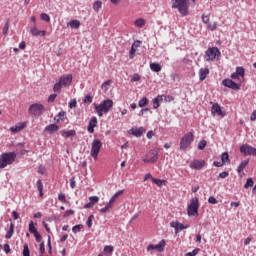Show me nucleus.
Listing matches in <instances>:
<instances>
[{"label":"nucleus","mask_w":256,"mask_h":256,"mask_svg":"<svg viewBox=\"0 0 256 256\" xmlns=\"http://www.w3.org/2000/svg\"><path fill=\"white\" fill-rule=\"evenodd\" d=\"M58 201H61V203H67V200L65 199V194H58Z\"/></svg>","instance_id":"4d7b16f0"},{"label":"nucleus","mask_w":256,"mask_h":256,"mask_svg":"<svg viewBox=\"0 0 256 256\" xmlns=\"http://www.w3.org/2000/svg\"><path fill=\"white\" fill-rule=\"evenodd\" d=\"M2 33L3 35H7V33H9V19L6 21V24L3 27Z\"/></svg>","instance_id":"de8ad7c7"},{"label":"nucleus","mask_w":256,"mask_h":256,"mask_svg":"<svg viewBox=\"0 0 256 256\" xmlns=\"http://www.w3.org/2000/svg\"><path fill=\"white\" fill-rule=\"evenodd\" d=\"M23 256H31V251L29 250V246L27 244L23 247Z\"/></svg>","instance_id":"c03bdc74"},{"label":"nucleus","mask_w":256,"mask_h":256,"mask_svg":"<svg viewBox=\"0 0 256 256\" xmlns=\"http://www.w3.org/2000/svg\"><path fill=\"white\" fill-rule=\"evenodd\" d=\"M250 121H256V110H254L250 115Z\"/></svg>","instance_id":"774afa93"},{"label":"nucleus","mask_w":256,"mask_h":256,"mask_svg":"<svg viewBox=\"0 0 256 256\" xmlns=\"http://www.w3.org/2000/svg\"><path fill=\"white\" fill-rule=\"evenodd\" d=\"M163 99L166 101V103H171V101H175V98L171 95H163Z\"/></svg>","instance_id":"603ef678"},{"label":"nucleus","mask_w":256,"mask_h":256,"mask_svg":"<svg viewBox=\"0 0 256 256\" xmlns=\"http://www.w3.org/2000/svg\"><path fill=\"white\" fill-rule=\"evenodd\" d=\"M71 215H75V211L74 210H67L64 213V217H71Z\"/></svg>","instance_id":"338daca9"},{"label":"nucleus","mask_w":256,"mask_h":256,"mask_svg":"<svg viewBox=\"0 0 256 256\" xmlns=\"http://www.w3.org/2000/svg\"><path fill=\"white\" fill-rule=\"evenodd\" d=\"M28 113L32 117H41L45 113V106L41 103H34L29 106Z\"/></svg>","instance_id":"20e7f679"},{"label":"nucleus","mask_w":256,"mask_h":256,"mask_svg":"<svg viewBox=\"0 0 256 256\" xmlns=\"http://www.w3.org/2000/svg\"><path fill=\"white\" fill-rule=\"evenodd\" d=\"M195 141V136L192 132L186 133L181 139H180V149L181 151H186L187 148L191 147V143Z\"/></svg>","instance_id":"0eeeda50"},{"label":"nucleus","mask_w":256,"mask_h":256,"mask_svg":"<svg viewBox=\"0 0 256 256\" xmlns=\"http://www.w3.org/2000/svg\"><path fill=\"white\" fill-rule=\"evenodd\" d=\"M97 111L98 117H103V113H108L113 109V100L106 99L100 103V105H95L94 107Z\"/></svg>","instance_id":"f03ea898"},{"label":"nucleus","mask_w":256,"mask_h":256,"mask_svg":"<svg viewBox=\"0 0 256 256\" xmlns=\"http://www.w3.org/2000/svg\"><path fill=\"white\" fill-rule=\"evenodd\" d=\"M34 237H35L37 243H41V241H43V237L41 236V234L39 232H36L34 234Z\"/></svg>","instance_id":"864d4df0"},{"label":"nucleus","mask_w":256,"mask_h":256,"mask_svg":"<svg viewBox=\"0 0 256 256\" xmlns=\"http://www.w3.org/2000/svg\"><path fill=\"white\" fill-rule=\"evenodd\" d=\"M222 85L224 87H227L228 89H233V91H239V89H241V84H238L237 82L231 79H224L222 81Z\"/></svg>","instance_id":"9d476101"},{"label":"nucleus","mask_w":256,"mask_h":256,"mask_svg":"<svg viewBox=\"0 0 256 256\" xmlns=\"http://www.w3.org/2000/svg\"><path fill=\"white\" fill-rule=\"evenodd\" d=\"M95 127H97V117H92L88 124V133H95Z\"/></svg>","instance_id":"2eb2a0df"},{"label":"nucleus","mask_w":256,"mask_h":256,"mask_svg":"<svg viewBox=\"0 0 256 256\" xmlns=\"http://www.w3.org/2000/svg\"><path fill=\"white\" fill-rule=\"evenodd\" d=\"M172 9H178L180 15H189V0H175Z\"/></svg>","instance_id":"7ed1b4c3"},{"label":"nucleus","mask_w":256,"mask_h":256,"mask_svg":"<svg viewBox=\"0 0 256 256\" xmlns=\"http://www.w3.org/2000/svg\"><path fill=\"white\" fill-rule=\"evenodd\" d=\"M135 53H137V48H135V45H132L129 52V59H133L135 57Z\"/></svg>","instance_id":"58836bf2"},{"label":"nucleus","mask_w":256,"mask_h":256,"mask_svg":"<svg viewBox=\"0 0 256 256\" xmlns=\"http://www.w3.org/2000/svg\"><path fill=\"white\" fill-rule=\"evenodd\" d=\"M209 73V68H201L199 70V79L200 81H205L207 79V74Z\"/></svg>","instance_id":"4be33fe9"},{"label":"nucleus","mask_w":256,"mask_h":256,"mask_svg":"<svg viewBox=\"0 0 256 256\" xmlns=\"http://www.w3.org/2000/svg\"><path fill=\"white\" fill-rule=\"evenodd\" d=\"M165 245H166V242L165 240H161L158 244L154 245L156 251H159V253L165 251Z\"/></svg>","instance_id":"b1692460"},{"label":"nucleus","mask_w":256,"mask_h":256,"mask_svg":"<svg viewBox=\"0 0 256 256\" xmlns=\"http://www.w3.org/2000/svg\"><path fill=\"white\" fill-rule=\"evenodd\" d=\"M199 253V248L194 249L192 252H188L185 256H196Z\"/></svg>","instance_id":"6e6d98bb"},{"label":"nucleus","mask_w":256,"mask_h":256,"mask_svg":"<svg viewBox=\"0 0 256 256\" xmlns=\"http://www.w3.org/2000/svg\"><path fill=\"white\" fill-rule=\"evenodd\" d=\"M187 214L189 217H197L199 215V198L194 197L190 200V204L187 208Z\"/></svg>","instance_id":"39448f33"},{"label":"nucleus","mask_w":256,"mask_h":256,"mask_svg":"<svg viewBox=\"0 0 256 256\" xmlns=\"http://www.w3.org/2000/svg\"><path fill=\"white\" fill-rule=\"evenodd\" d=\"M101 7H103V2H101L100 0H97L94 2L93 4V10L96 12V13H99V11L101 10Z\"/></svg>","instance_id":"cd10ccee"},{"label":"nucleus","mask_w":256,"mask_h":256,"mask_svg":"<svg viewBox=\"0 0 256 256\" xmlns=\"http://www.w3.org/2000/svg\"><path fill=\"white\" fill-rule=\"evenodd\" d=\"M205 166V161H201V160H194L190 163V168L191 169H203V167Z\"/></svg>","instance_id":"dca6fc26"},{"label":"nucleus","mask_w":256,"mask_h":256,"mask_svg":"<svg viewBox=\"0 0 256 256\" xmlns=\"http://www.w3.org/2000/svg\"><path fill=\"white\" fill-rule=\"evenodd\" d=\"M58 81L60 82V84H62V87H69V85L73 83V75L72 74L62 75Z\"/></svg>","instance_id":"f8f14e48"},{"label":"nucleus","mask_w":256,"mask_h":256,"mask_svg":"<svg viewBox=\"0 0 256 256\" xmlns=\"http://www.w3.org/2000/svg\"><path fill=\"white\" fill-rule=\"evenodd\" d=\"M255 183L253 182V178H248L244 185V189H249V187H253Z\"/></svg>","instance_id":"4c0bfd02"},{"label":"nucleus","mask_w":256,"mask_h":256,"mask_svg":"<svg viewBox=\"0 0 256 256\" xmlns=\"http://www.w3.org/2000/svg\"><path fill=\"white\" fill-rule=\"evenodd\" d=\"M84 103H93V96H91V95H86L85 97H84Z\"/></svg>","instance_id":"5fc2aeb1"},{"label":"nucleus","mask_w":256,"mask_h":256,"mask_svg":"<svg viewBox=\"0 0 256 256\" xmlns=\"http://www.w3.org/2000/svg\"><path fill=\"white\" fill-rule=\"evenodd\" d=\"M39 249H40V255H43V253H45V242H41L39 245Z\"/></svg>","instance_id":"0e129e2a"},{"label":"nucleus","mask_w":256,"mask_h":256,"mask_svg":"<svg viewBox=\"0 0 256 256\" xmlns=\"http://www.w3.org/2000/svg\"><path fill=\"white\" fill-rule=\"evenodd\" d=\"M38 173H40V175H45V173H47V168H45L43 165H40L38 167Z\"/></svg>","instance_id":"3c124183"},{"label":"nucleus","mask_w":256,"mask_h":256,"mask_svg":"<svg viewBox=\"0 0 256 256\" xmlns=\"http://www.w3.org/2000/svg\"><path fill=\"white\" fill-rule=\"evenodd\" d=\"M40 18L42 19V21H45L46 23H49V21H51V17L48 16L47 13H42V14L40 15Z\"/></svg>","instance_id":"79ce46f5"},{"label":"nucleus","mask_w":256,"mask_h":256,"mask_svg":"<svg viewBox=\"0 0 256 256\" xmlns=\"http://www.w3.org/2000/svg\"><path fill=\"white\" fill-rule=\"evenodd\" d=\"M134 25H135L136 27H139L140 29L143 28V27H145V19H143V18L137 19V20L134 22Z\"/></svg>","instance_id":"72a5a7b5"},{"label":"nucleus","mask_w":256,"mask_h":256,"mask_svg":"<svg viewBox=\"0 0 256 256\" xmlns=\"http://www.w3.org/2000/svg\"><path fill=\"white\" fill-rule=\"evenodd\" d=\"M152 182H154L158 187H161L165 181L158 178H152Z\"/></svg>","instance_id":"a18cd8bd"},{"label":"nucleus","mask_w":256,"mask_h":256,"mask_svg":"<svg viewBox=\"0 0 256 256\" xmlns=\"http://www.w3.org/2000/svg\"><path fill=\"white\" fill-rule=\"evenodd\" d=\"M159 159V151L157 149L150 150L149 153L143 158L144 163H157Z\"/></svg>","instance_id":"1a4fd4ad"},{"label":"nucleus","mask_w":256,"mask_h":256,"mask_svg":"<svg viewBox=\"0 0 256 256\" xmlns=\"http://www.w3.org/2000/svg\"><path fill=\"white\" fill-rule=\"evenodd\" d=\"M44 131L53 135V133H57V131H59V126L57 124H50L45 127Z\"/></svg>","instance_id":"a211bd4d"},{"label":"nucleus","mask_w":256,"mask_h":256,"mask_svg":"<svg viewBox=\"0 0 256 256\" xmlns=\"http://www.w3.org/2000/svg\"><path fill=\"white\" fill-rule=\"evenodd\" d=\"M240 153H242L243 155H253L254 157H256V148L249 144H243L240 147Z\"/></svg>","instance_id":"9b49d317"},{"label":"nucleus","mask_w":256,"mask_h":256,"mask_svg":"<svg viewBox=\"0 0 256 256\" xmlns=\"http://www.w3.org/2000/svg\"><path fill=\"white\" fill-rule=\"evenodd\" d=\"M221 161L225 165V163H231V160L229 159V153L224 152L221 154Z\"/></svg>","instance_id":"2f4dec72"},{"label":"nucleus","mask_w":256,"mask_h":256,"mask_svg":"<svg viewBox=\"0 0 256 256\" xmlns=\"http://www.w3.org/2000/svg\"><path fill=\"white\" fill-rule=\"evenodd\" d=\"M30 33L32 35H34V37H39V35H41V37H45V35H46L45 30H39L35 26L33 28H31Z\"/></svg>","instance_id":"6ab92c4d"},{"label":"nucleus","mask_w":256,"mask_h":256,"mask_svg":"<svg viewBox=\"0 0 256 256\" xmlns=\"http://www.w3.org/2000/svg\"><path fill=\"white\" fill-rule=\"evenodd\" d=\"M23 129H25V123H18L17 125L10 127L12 133H19V131H23Z\"/></svg>","instance_id":"412c9836"},{"label":"nucleus","mask_w":256,"mask_h":256,"mask_svg":"<svg viewBox=\"0 0 256 256\" xmlns=\"http://www.w3.org/2000/svg\"><path fill=\"white\" fill-rule=\"evenodd\" d=\"M113 251H115V248L112 245H106L104 247V253L106 254H111Z\"/></svg>","instance_id":"e433bc0d"},{"label":"nucleus","mask_w":256,"mask_h":256,"mask_svg":"<svg viewBox=\"0 0 256 256\" xmlns=\"http://www.w3.org/2000/svg\"><path fill=\"white\" fill-rule=\"evenodd\" d=\"M4 253H6V255L11 253V246H9V244H4Z\"/></svg>","instance_id":"680f3d73"},{"label":"nucleus","mask_w":256,"mask_h":256,"mask_svg":"<svg viewBox=\"0 0 256 256\" xmlns=\"http://www.w3.org/2000/svg\"><path fill=\"white\" fill-rule=\"evenodd\" d=\"M63 134L65 135V137L69 138V137H75L76 132L75 130H64Z\"/></svg>","instance_id":"c9c22d12"},{"label":"nucleus","mask_w":256,"mask_h":256,"mask_svg":"<svg viewBox=\"0 0 256 256\" xmlns=\"http://www.w3.org/2000/svg\"><path fill=\"white\" fill-rule=\"evenodd\" d=\"M170 227L175 229V234L179 233L180 231H183V229H189V225H184L183 223H180L179 221L171 222Z\"/></svg>","instance_id":"4468645a"},{"label":"nucleus","mask_w":256,"mask_h":256,"mask_svg":"<svg viewBox=\"0 0 256 256\" xmlns=\"http://www.w3.org/2000/svg\"><path fill=\"white\" fill-rule=\"evenodd\" d=\"M221 57V51L217 47H210L205 51L204 59L208 63Z\"/></svg>","instance_id":"423d86ee"},{"label":"nucleus","mask_w":256,"mask_h":256,"mask_svg":"<svg viewBox=\"0 0 256 256\" xmlns=\"http://www.w3.org/2000/svg\"><path fill=\"white\" fill-rule=\"evenodd\" d=\"M61 89H63V84L58 80L53 86L54 93H61Z\"/></svg>","instance_id":"c756f323"},{"label":"nucleus","mask_w":256,"mask_h":256,"mask_svg":"<svg viewBox=\"0 0 256 256\" xmlns=\"http://www.w3.org/2000/svg\"><path fill=\"white\" fill-rule=\"evenodd\" d=\"M150 69L151 71H154V73H159L161 71V64L159 63H150Z\"/></svg>","instance_id":"a878e982"},{"label":"nucleus","mask_w":256,"mask_h":256,"mask_svg":"<svg viewBox=\"0 0 256 256\" xmlns=\"http://www.w3.org/2000/svg\"><path fill=\"white\" fill-rule=\"evenodd\" d=\"M109 85H111V80H107L104 83H102L101 89H104L105 91H107L109 89Z\"/></svg>","instance_id":"09e8293b"},{"label":"nucleus","mask_w":256,"mask_h":256,"mask_svg":"<svg viewBox=\"0 0 256 256\" xmlns=\"http://www.w3.org/2000/svg\"><path fill=\"white\" fill-rule=\"evenodd\" d=\"M147 105H149V99H147V97H143L138 102V106L141 107V108L147 107Z\"/></svg>","instance_id":"473e14b6"},{"label":"nucleus","mask_w":256,"mask_h":256,"mask_svg":"<svg viewBox=\"0 0 256 256\" xmlns=\"http://www.w3.org/2000/svg\"><path fill=\"white\" fill-rule=\"evenodd\" d=\"M208 203H210V205H217V203L219 202L217 201V198H215L214 196H210L208 198Z\"/></svg>","instance_id":"8fccbe9b"},{"label":"nucleus","mask_w":256,"mask_h":256,"mask_svg":"<svg viewBox=\"0 0 256 256\" xmlns=\"http://www.w3.org/2000/svg\"><path fill=\"white\" fill-rule=\"evenodd\" d=\"M235 73L241 77L242 81L245 79V68L243 67H236Z\"/></svg>","instance_id":"c85d7f7f"},{"label":"nucleus","mask_w":256,"mask_h":256,"mask_svg":"<svg viewBox=\"0 0 256 256\" xmlns=\"http://www.w3.org/2000/svg\"><path fill=\"white\" fill-rule=\"evenodd\" d=\"M101 147H103V143H101V140L95 138L92 141V146H91V151H90V155H91V157H93V159H97V157H99Z\"/></svg>","instance_id":"6e6552de"},{"label":"nucleus","mask_w":256,"mask_h":256,"mask_svg":"<svg viewBox=\"0 0 256 256\" xmlns=\"http://www.w3.org/2000/svg\"><path fill=\"white\" fill-rule=\"evenodd\" d=\"M130 131H131L132 135H134V137H141L143 135V133H145V128H143V127L132 128Z\"/></svg>","instance_id":"aec40b11"},{"label":"nucleus","mask_w":256,"mask_h":256,"mask_svg":"<svg viewBox=\"0 0 256 256\" xmlns=\"http://www.w3.org/2000/svg\"><path fill=\"white\" fill-rule=\"evenodd\" d=\"M37 189H38L39 193H41V191H43V182L41 180L37 181Z\"/></svg>","instance_id":"e2e57ef3"},{"label":"nucleus","mask_w":256,"mask_h":256,"mask_svg":"<svg viewBox=\"0 0 256 256\" xmlns=\"http://www.w3.org/2000/svg\"><path fill=\"white\" fill-rule=\"evenodd\" d=\"M69 107H70V109H74V107H77V100L76 99H72L69 102Z\"/></svg>","instance_id":"052dcab7"},{"label":"nucleus","mask_w":256,"mask_h":256,"mask_svg":"<svg viewBox=\"0 0 256 256\" xmlns=\"http://www.w3.org/2000/svg\"><path fill=\"white\" fill-rule=\"evenodd\" d=\"M89 202L93 205H96V203H99V197L98 196H90Z\"/></svg>","instance_id":"a19ab883"},{"label":"nucleus","mask_w":256,"mask_h":256,"mask_svg":"<svg viewBox=\"0 0 256 256\" xmlns=\"http://www.w3.org/2000/svg\"><path fill=\"white\" fill-rule=\"evenodd\" d=\"M153 109H159L161 103H163V95H158L152 99Z\"/></svg>","instance_id":"f3484780"},{"label":"nucleus","mask_w":256,"mask_h":256,"mask_svg":"<svg viewBox=\"0 0 256 256\" xmlns=\"http://www.w3.org/2000/svg\"><path fill=\"white\" fill-rule=\"evenodd\" d=\"M15 231V225L13 223L10 224L9 230L5 235V239H11L13 237V233Z\"/></svg>","instance_id":"393cba45"},{"label":"nucleus","mask_w":256,"mask_h":256,"mask_svg":"<svg viewBox=\"0 0 256 256\" xmlns=\"http://www.w3.org/2000/svg\"><path fill=\"white\" fill-rule=\"evenodd\" d=\"M211 113L212 115H219V117H225V115H227L225 111L221 110V106L217 103L212 105Z\"/></svg>","instance_id":"ddd939ff"},{"label":"nucleus","mask_w":256,"mask_h":256,"mask_svg":"<svg viewBox=\"0 0 256 256\" xmlns=\"http://www.w3.org/2000/svg\"><path fill=\"white\" fill-rule=\"evenodd\" d=\"M247 165H249V159L243 160L237 167V173H243Z\"/></svg>","instance_id":"5701e85b"},{"label":"nucleus","mask_w":256,"mask_h":256,"mask_svg":"<svg viewBox=\"0 0 256 256\" xmlns=\"http://www.w3.org/2000/svg\"><path fill=\"white\" fill-rule=\"evenodd\" d=\"M17 159V153L15 152H6L0 155V169H5L7 165H13Z\"/></svg>","instance_id":"f257e3e1"},{"label":"nucleus","mask_w":256,"mask_h":256,"mask_svg":"<svg viewBox=\"0 0 256 256\" xmlns=\"http://www.w3.org/2000/svg\"><path fill=\"white\" fill-rule=\"evenodd\" d=\"M55 99H57V94H51L48 97V103H53V101H55Z\"/></svg>","instance_id":"69168bd1"},{"label":"nucleus","mask_w":256,"mask_h":256,"mask_svg":"<svg viewBox=\"0 0 256 256\" xmlns=\"http://www.w3.org/2000/svg\"><path fill=\"white\" fill-rule=\"evenodd\" d=\"M63 119H65V111H60L58 115L54 117V121H56V123L63 121Z\"/></svg>","instance_id":"7c9ffc66"},{"label":"nucleus","mask_w":256,"mask_h":256,"mask_svg":"<svg viewBox=\"0 0 256 256\" xmlns=\"http://www.w3.org/2000/svg\"><path fill=\"white\" fill-rule=\"evenodd\" d=\"M81 229H83V224H78V225H75L74 227H72V231L74 233H79L81 231Z\"/></svg>","instance_id":"49530a36"},{"label":"nucleus","mask_w":256,"mask_h":256,"mask_svg":"<svg viewBox=\"0 0 256 256\" xmlns=\"http://www.w3.org/2000/svg\"><path fill=\"white\" fill-rule=\"evenodd\" d=\"M48 253L51 255V253H53L52 247H51V236H48Z\"/></svg>","instance_id":"bf43d9fd"},{"label":"nucleus","mask_w":256,"mask_h":256,"mask_svg":"<svg viewBox=\"0 0 256 256\" xmlns=\"http://www.w3.org/2000/svg\"><path fill=\"white\" fill-rule=\"evenodd\" d=\"M205 147H207V141L206 140H201L198 143V149H200V151H203V149H205Z\"/></svg>","instance_id":"37998d69"},{"label":"nucleus","mask_w":256,"mask_h":256,"mask_svg":"<svg viewBox=\"0 0 256 256\" xmlns=\"http://www.w3.org/2000/svg\"><path fill=\"white\" fill-rule=\"evenodd\" d=\"M76 185H77V182L75 181V176H73L70 179V187H71V189H75Z\"/></svg>","instance_id":"13d9d810"},{"label":"nucleus","mask_w":256,"mask_h":256,"mask_svg":"<svg viewBox=\"0 0 256 256\" xmlns=\"http://www.w3.org/2000/svg\"><path fill=\"white\" fill-rule=\"evenodd\" d=\"M95 217L93 215H90L86 221V225L89 229H91L93 227V219Z\"/></svg>","instance_id":"ea45409f"},{"label":"nucleus","mask_w":256,"mask_h":256,"mask_svg":"<svg viewBox=\"0 0 256 256\" xmlns=\"http://www.w3.org/2000/svg\"><path fill=\"white\" fill-rule=\"evenodd\" d=\"M28 231H29V233H32V235L39 232V231H37V228H35V224L33 223L32 220L29 222Z\"/></svg>","instance_id":"f704fd0d"},{"label":"nucleus","mask_w":256,"mask_h":256,"mask_svg":"<svg viewBox=\"0 0 256 256\" xmlns=\"http://www.w3.org/2000/svg\"><path fill=\"white\" fill-rule=\"evenodd\" d=\"M68 25L71 29H79V27H81V22L79 20H71Z\"/></svg>","instance_id":"bb28decb"}]
</instances>
